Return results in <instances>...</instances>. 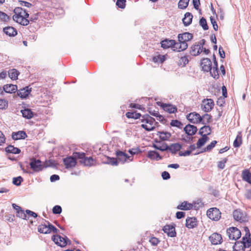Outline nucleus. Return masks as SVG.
Here are the masks:
<instances>
[{
  "label": "nucleus",
  "mask_w": 251,
  "mask_h": 251,
  "mask_svg": "<svg viewBox=\"0 0 251 251\" xmlns=\"http://www.w3.org/2000/svg\"><path fill=\"white\" fill-rule=\"evenodd\" d=\"M13 12L12 18L14 21L23 26H26L29 24V20L28 19L29 15L25 9L16 7Z\"/></svg>",
  "instance_id": "nucleus-1"
},
{
  "label": "nucleus",
  "mask_w": 251,
  "mask_h": 251,
  "mask_svg": "<svg viewBox=\"0 0 251 251\" xmlns=\"http://www.w3.org/2000/svg\"><path fill=\"white\" fill-rule=\"evenodd\" d=\"M138 123L147 131L154 130L158 124L153 118L147 114L141 116Z\"/></svg>",
  "instance_id": "nucleus-2"
},
{
  "label": "nucleus",
  "mask_w": 251,
  "mask_h": 251,
  "mask_svg": "<svg viewBox=\"0 0 251 251\" xmlns=\"http://www.w3.org/2000/svg\"><path fill=\"white\" fill-rule=\"evenodd\" d=\"M73 155L75 158L80 159V164L85 166L91 167L95 165L96 163V160L92 157H86L84 152H75Z\"/></svg>",
  "instance_id": "nucleus-3"
},
{
  "label": "nucleus",
  "mask_w": 251,
  "mask_h": 251,
  "mask_svg": "<svg viewBox=\"0 0 251 251\" xmlns=\"http://www.w3.org/2000/svg\"><path fill=\"white\" fill-rule=\"evenodd\" d=\"M251 246V239L247 237H243L242 241H237L233 246V251H245L246 248H249Z\"/></svg>",
  "instance_id": "nucleus-4"
},
{
  "label": "nucleus",
  "mask_w": 251,
  "mask_h": 251,
  "mask_svg": "<svg viewBox=\"0 0 251 251\" xmlns=\"http://www.w3.org/2000/svg\"><path fill=\"white\" fill-rule=\"evenodd\" d=\"M48 225L41 224L38 227V231L41 233L48 234L52 232L54 233H57L58 229L54 226L52 225L49 222L47 223Z\"/></svg>",
  "instance_id": "nucleus-5"
},
{
  "label": "nucleus",
  "mask_w": 251,
  "mask_h": 251,
  "mask_svg": "<svg viewBox=\"0 0 251 251\" xmlns=\"http://www.w3.org/2000/svg\"><path fill=\"white\" fill-rule=\"evenodd\" d=\"M226 233L230 239L234 240H237L241 235L240 230L236 227L228 228L226 229Z\"/></svg>",
  "instance_id": "nucleus-6"
},
{
  "label": "nucleus",
  "mask_w": 251,
  "mask_h": 251,
  "mask_svg": "<svg viewBox=\"0 0 251 251\" xmlns=\"http://www.w3.org/2000/svg\"><path fill=\"white\" fill-rule=\"evenodd\" d=\"M207 215L209 218L213 221H217L221 217V213L219 209L214 207L211 208L207 211Z\"/></svg>",
  "instance_id": "nucleus-7"
},
{
  "label": "nucleus",
  "mask_w": 251,
  "mask_h": 251,
  "mask_svg": "<svg viewBox=\"0 0 251 251\" xmlns=\"http://www.w3.org/2000/svg\"><path fill=\"white\" fill-rule=\"evenodd\" d=\"M214 106V102L211 99H205L202 100L201 109L205 112H208L212 110Z\"/></svg>",
  "instance_id": "nucleus-8"
},
{
  "label": "nucleus",
  "mask_w": 251,
  "mask_h": 251,
  "mask_svg": "<svg viewBox=\"0 0 251 251\" xmlns=\"http://www.w3.org/2000/svg\"><path fill=\"white\" fill-rule=\"evenodd\" d=\"M51 239L56 245L61 247H65L70 242L67 237H63L59 235H53Z\"/></svg>",
  "instance_id": "nucleus-9"
},
{
  "label": "nucleus",
  "mask_w": 251,
  "mask_h": 251,
  "mask_svg": "<svg viewBox=\"0 0 251 251\" xmlns=\"http://www.w3.org/2000/svg\"><path fill=\"white\" fill-rule=\"evenodd\" d=\"M157 105L160 106L165 111L170 113H176L177 111V108L176 106L171 104L164 103L161 102H157Z\"/></svg>",
  "instance_id": "nucleus-10"
},
{
  "label": "nucleus",
  "mask_w": 251,
  "mask_h": 251,
  "mask_svg": "<svg viewBox=\"0 0 251 251\" xmlns=\"http://www.w3.org/2000/svg\"><path fill=\"white\" fill-rule=\"evenodd\" d=\"M233 216L235 221L240 223L248 221V218L246 214L239 209H236L233 211Z\"/></svg>",
  "instance_id": "nucleus-11"
},
{
  "label": "nucleus",
  "mask_w": 251,
  "mask_h": 251,
  "mask_svg": "<svg viewBox=\"0 0 251 251\" xmlns=\"http://www.w3.org/2000/svg\"><path fill=\"white\" fill-rule=\"evenodd\" d=\"M193 37L192 34L189 32H184L178 35V41L182 44H184V46L187 47V48H188L187 42L191 40Z\"/></svg>",
  "instance_id": "nucleus-12"
},
{
  "label": "nucleus",
  "mask_w": 251,
  "mask_h": 251,
  "mask_svg": "<svg viewBox=\"0 0 251 251\" xmlns=\"http://www.w3.org/2000/svg\"><path fill=\"white\" fill-rule=\"evenodd\" d=\"M186 118L190 123L193 124H197L201 123V122H202L201 116L196 112H191L188 114Z\"/></svg>",
  "instance_id": "nucleus-13"
},
{
  "label": "nucleus",
  "mask_w": 251,
  "mask_h": 251,
  "mask_svg": "<svg viewBox=\"0 0 251 251\" xmlns=\"http://www.w3.org/2000/svg\"><path fill=\"white\" fill-rule=\"evenodd\" d=\"M76 158L73 156L67 157L63 159V163L65 168L67 169L73 168L76 165Z\"/></svg>",
  "instance_id": "nucleus-14"
},
{
  "label": "nucleus",
  "mask_w": 251,
  "mask_h": 251,
  "mask_svg": "<svg viewBox=\"0 0 251 251\" xmlns=\"http://www.w3.org/2000/svg\"><path fill=\"white\" fill-rule=\"evenodd\" d=\"M29 164L30 168L34 172H39L41 171L43 168L41 161L40 160H37L34 158H32L30 159V162Z\"/></svg>",
  "instance_id": "nucleus-15"
},
{
  "label": "nucleus",
  "mask_w": 251,
  "mask_h": 251,
  "mask_svg": "<svg viewBox=\"0 0 251 251\" xmlns=\"http://www.w3.org/2000/svg\"><path fill=\"white\" fill-rule=\"evenodd\" d=\"M117 160L122 163L126 162L131 161L133 159L132 156H129L126 153H124L122 151L117 152Z\"/></svg>",
  "instance_id": "nucleus-16"
},
{
  "label": "nucleus",
  "mask_w": 251,
  "mask_h": 251,
  "mask_svg": "<svg viewBox=\"0 0 251 251\" xmlns=\"http://www.w3.org/2000/svg\"><path fill=\"white\" fill-rule=\"evenodd\" d=\"M202 70L204 72H208L212 69V63L210 59L206 58L202 59L201 63Z\"/></svg>",
  "instance_id": "nucleus-17"
},
{
  "label": "nucleus",
  "mask_w": 251,
  "mask_h": 251,
  "mask_svg": "<svg viewBox=\"0 0 251 251\" xmlns=\"http://www.w3.org/2000/svg\"><path fill=\"white\" fill-rule=\"evenodd\" d=\"M163 230L168 236L174 237L176 236V233L175 230V227L173 225H165L163 228Z\"/></svg>",
  "instance_id": "nucleus-18"
},
{
  "label": "nucleus",
  "mask_w": 251,
  "mask_h": 251,
  "mask_svg": "<svg viewBox=\"0 0 251 251\" xmlns=\"http://www.w3.org/2000/svg\"><path fill=\"white\" fill-rule=\"evenodd\" d=\"M209 240L213 245L220 244L222 242L221 235L217 233H214L210 236Z\"/></svg>",
  "instance_id": "nucleus-19"
},
{
  "label": "nucleus",
  "mask_w": 251,
  "mask_h": 251,
  "mask_svg": "<svg viewBox=\"0 0 251 251\" xmlns=\"http://www.w3.org/2000/svg\"><path fill=\"white\" fill-rule=\"evenodd\" d=\"M184 130L188 135L193 136L196 133L197 128L194 125L188 124L185 126Z\"/></svg>",
  "instance_id": "nucleus-20"
},
{
  "label": "nucleus",
  "mask_w": 251,
  "mask_h": 251,
  "mask_svg": "<svg viewBox=\"0 0 251 251\" xmlns=\"http://www.w3.org/2000/svg\"><path fill=\"white\" fill-rule=\"evenodd\" d=\"M31 88L29 86H26L23 89H21L17 93L18 95L22 99L26 98L30 94Z\"/></svg>",
  "instance_id": "nucleus-21"
},
{
  "label": "nucleus",
  "mask_w": 251,
  "mask_h": 251,
  "mask_svg": "<svg viewBox=\"0 0 251 251\" xmlns=\"http://www.w3.org/2000/svg\"><path fill=\"white\" fill-rule=\"evenodd\" d=\"M27 137L25 132L24 131H19L18 132H14L12 134V137L13 140H17L20 139H24Z\"/></svg>",
  "instance_id": "nucleus-22"
},
{
  "label": "nucleus",
  "mask_w": 251,
  "mask_h": 251,
  "mask_svg": "<svg viewBox=\"0 0 251 251\" xmlns=\"http://www.w3.org/2000/svg\"><path fill=\"white\" fill-rule=\"evenodd\" d=\"M3 91L7 93H14L17 90V86L12 84H6L3 86Z\"/></svg>",
  "instance_id": "nucleus-23"
},
{
  "label": "nucleus",
  "mask_w": 251,
  "mask_h": 251,
  "mask_svg": "<svg viewBox=\"0 0 251 251\" xmlns=\"http://www.w3.org/2000/svg\"><path fill=\"white\" fill-rule=\"evenodd\" d=\"M212 69H211L210 71V74L212 77H213L214 78L217 79L219 78V72H218V62L216 61V58L214 57V66L213 68H212Z\"/></svg>",
  "instance_id": "nucleus-24"
},
{
  "label": "nucleus",
  "mask_w": 251,
  "mask_h": 251,
  "mask_svg": "<svg viewBox=\"0 0 251 251\" xmlns=\"http://www.w3.org/2000/svg\"><path fill=\"white\" fill-rule=\"evenodd\" d=\"M197 221L194 217H189L186 220V226L189 228H193L197 226Z\"/></svg>",
  "instance_id": "nucleus-25"
},
{
  "label": "nucleus",
  "mask_w": 251,
  "mask_h": 251,
  "mask_svg": "<svg viewBox=\"0 0 251 251\" xmlns=\"http://www.w3.org/2000/svg\"><path fill=\"white\" fill-rule=\"evenodd\" d=\"M186 49L187 47H185L184 44H182L179 41L176 42L175 40V43L172 47V50L174 51L180 52L185 50Z\"/></svg>",
  "instance_id": "nucleus-26"
},
{
  "label": "nucleus",
  "mask_w": 251,
  "mask_h": 251,
  "mask_svg": "<svg viewBox=\"0 0 251 251\" xmlns=\"http://www.w3.org/2000/svg\"><path fill=\"white\" fill-rule=\"evenodd\" d=\"M242 179L251 184V173L248 169H245L242 172Z\"/></svg>",
  "instance_id": "nucleus-27"
},
{
  "label": "nucleus",
  "mask_w": 251,
  "mask_h": 251,
  "mask_svg": "<svg viewBox=\"0 0 251 251\" xmlns=\"http://www.w3.org/2000/svg\"><path fill=\"white\" fill-rule=\"evenodd\" d=\"M3 32L9 36H15L17 34V30L12 26H7L3 28Z\"/></svg>",
  "instance_id": "nucleus-28"
},
{
  "label": "nucleus",
  "mask_w": 251,
  "mask_h": 251,
  "mask_svg": "<svg viewBox=\"0 0 251 251\" xmlns=\"http://www.w3.org/2000/svg\"><path fill=\"white\" fill-rule=\"evenodd\" d=\"M193 207V205L192 204L184 201L179 204L177 208L182 210H188L192 209Z\"/></svg>",
  "instance_id": "nucleus-29"
},
{
  "label": "nucleus",
  "mask_w": 251,
  "mask_h": 251,
  "mask_svg": "<svg viewBox=\"0 0 251 251\" xmlns=\"http://www.w3.org/2000/svg\"><path fill=\"white\" fill-rule=\"evenodd\" d=\"M21 112L22 114V116L27 119H31L34 116L33 112L31 109L28 108H25L22 110Z\"/></svg>",
  "instance_id": "nucleus-30"
},
{
  "label": "nucleus",
  "mask_w": 251,
  "mask_h": 251,
  "mask_svg": "<svg viewBox=\"0 0 251 251\" xmlns=\"http://www.w3.org/2000/svg\"><path fill=\"white\" fill-rule=\"evenodd\" d=\"M175 43L174 40H169V39H165L161 42V47L163 49H168L169 48H171L172 49V47L173 44Z\"/></svg>",
  "instance_id": "nucleus-31"
},
{
  "label": "nucleus",
  "mask_w": 251,
  "mask_h": 251,
  "mask_svg": "<svg viewBox=\"0 0 251 251\" xmlns=\"http://www.w3.org/2000/svg\"><path fill=\"white\" fill-rule=\"evenodd\" d=\"M193 18V15L191 13L187 12L184 15V18L182 19L183 23L185 26L189 25L191 24Z\"/></svg>",
  "instance_id": "nucleus-32"
},
{
  "label": "nucleus",
  "mask_w": 251,
  "mask_h": 251,
  "mask_svg": "<svg viewBox=\"0 0 251 251\" xmlns=\"http://www.w3.org/2000/svg\"><path fill=\"white\" fill-rule=\"evenodd\" d=\"M211 129L209 126H204L201 127L199 131V134L202 136L205 135L207 136L211 133Z\"/></svg>",
  "instance_id": "nucleus-33"
},
{
  "label": "nucleus",
  "mask_w": 251,
  "mask_h": 251,
  "mask_svg": "<svg viewBox=\"0 0 251 251\" xmlns=\"http://www.w3.org/2000/svg\"><path fill=\"white\" fill-rule=\"evenodd\" d=\"M208 140H209V138L207 136H205V135L202 136V137L200 138L198 140V141L196 144L197 148V149L201 148L207 142V141Z\"/></svg>",
  "instance_id": "nucleus-34"
},
{
  "label": "nucleus",
  "mask_w": 251,
  "mask_h": 251,
  "mask_svg": "<svg viewBox=\"0 0 251 251\" xmlns=\"http://www.w3.org/2000/svg\"><path fill=\"white\" fill-rule=\"evenodd\" d=\"M20 72L15 69H12L9 70L8 75L9 77L12 80H17Z\"/></svg>",
  "instance_id": "nucleus-35"
},
{
  "label": "nucleus",
  "mask_w": 251,
  "mask_h": 251,
  "mask_svg": "<svg viewBox=\"0 0 251 251\" xmlns=\"http://www.w3.org/2000/svg\"><path fill=\"white\" fill-rule=\"evenodd\" d=\"M157 135L159 136L160 139L162 141H166L169 140L171 136L170 133L166 131H159L157 133Z\"/></svg>",
  "instance_id": "nucleus-36"
},
{
  "label": "nucleus",
  "mask_w": 251,
  "mask_h": 251,
  "mask_svg": "<svg viewBox=\"0 0 251 251\" xmlns=\"http://www.w3.org/2000/svg\"><path fill=\"white\" fill-rule=\"evenodd\" d=\"M242 143V134L240 132L238 133L235 139L233 142V146L234 148H238L241 146Z\"/></svg>",
  "instance_id": "nucleus-37"
},
{
  "label": "nucleus",
  "mask_w": 251,
  "mask_h": 251,
  "mask_svg": "<svg viewBox=\"0 0 251 251\" xmlns=\"http://www.w3.org/2000/svg\"><path fill=\"white\" fill-rule=\"evenodd\" d=\"M5 150L7 152L13 154H19L21 152V150L19 148L14 147L12 145H9Z\"/></svg>",
  "instance_id": "nucleus-38"
},
{
  "label": "nucleus",
  "mask_w": 251,
  "mask_h": 251,
  "mask_svg": "<svg viewBox=\"0 0 251 251\" xmlns=\"http://www.w3.org/2000/svg\"><path fill=\"white\" fill-rule=\"evenodd\" d=\"M148 156L152 159L159 160L162 158L159 154L155 151H150L148 152Z\"/></svg>",
  "instance_id": "nucleus-39"
},
{
  "label": "nucleus",
  "mask_w": 251,
  "mask_h": 251,
  "mask_svg": "<svg viewBox=\"0 0 251 251\" xmlns=\"http://www.w3.org/2000/svg\"><path fill=\"white\" fill-rule=\"evenodd\" d=\"M181 145L179 143H175L171 145L169 150L173 153H176L181 149Z\"/></svg>",
  "instance_id": "nucleus-40"
},
{
  "label": "nucleus",
  "mask_w": 251,
  "mask_h": 251,
  "mask_svg": "<svg viewBox=\"0 0 251 251\" xmlns=\"http://www.w3.org/2000/svg\"><path fill=\"white\" fill-rule=\"evenodd\" d=\"M202 117L201 123L203 125L208 124L212 122V116L208 114H204Z\"/></svg>",
  "instance_id": "nucleus-41"
},
{
  "label": "nucleus",
  "mask_w": 251,
  "mask_h": 251,
  "mask_svg": "<svg viewBox=\"0 0 251 251\" xmlns=\"http://www.w3.org/2000/svg\"><path fill=\"white\" fill-rule=\"evenodd\" d=\"M189 62V60L188 58V56L184 55L183 56H181L178 62V65L181 67H184Z\"/></svg>",
  "instance_id": "nucleus-42"
},
{
  "label": "nucleus",
  "mask_w": 251,
  "mask_h": 251,
  "mask_svg": "<svg viewBox=\"0 0 251 251\" xmlns=\"http://www.w3.org/2000/svg\"><path fill=\"white\" fill-rule=\"evenodd\" d=\"M153 147L161 151H166L168 149V147L166 144H162L161 145L160 142H157L156 144L153 145Z\"/></svg>",
  "instance_id": "nucleus-43"
},
{
  "label": "nucleus",
  "mask_w": 251,
  "mask_h": 251,
  "mask_svg": "<svg viewBox=\"0 0 251 251\" xmlns=\"http://www.w3.org/2000/svg\"><path fill=\"white\" fill-rule=\"evenodd\" d=\"M217 143V142L216 140L212 141L209 145H207L205 148H203L201 152L202 153L211 151L212 149L215 146Z\"/></svg>",
  "instance_id": "nucleus-44"
},
{
  "label": "nucleus",
  "mask_w": 251,
  "mask_h": 251,
  "mask_svg": "<svg viewBox=\"0 0 251 251\" xmlns=\"http://www.w3.org/2000/svg\"><path fill=\"white\" fill-rule=\"evenodd\" d=\"M202 46L199 45H194L192 47V52L194 55H198L202 51Z\"/></svg>",
  "instance_id": "nucleus-45"
},
{
  "label": "nucleus",
  "mask_w": 251,
  "mask_h": 251,
  "mask_svg": "<svg viewBox=\"0 0 251 251\" xmlns=\"http://www.w3.org/2000/svg\"><path fill=\"white\" fill-rule=\"evenodd\" d=\"M126 115L128 118H133L135 119H140L141 116L140 113L130 112H127L126 114Z\"/></svg>",
  "instance_id": "nucleus-46"
},
{
  "label": "nucleus",
  "mask_w": 251,
  "mask_h": 251,
  "mask_svg": "<svg viewBox=\"0 0 251 251\" xmlns=\"http://www.w3.org/2000/svg\"><path fill=\"white\" fill-rule=\"evenodd\" d=\"M9 20V16L4 12L0 11V21L2 22L7 23Z\"/></svg>",
  "instance_id": "nucleus-47"
},
{
  "label": "nucleus",
  "mask_w": 251,
  "mask_h": 251,
  "mask_svg": "<svg viewBox=\"0 0 251 251\" xmlns=\"http://www.w3.org/2000/svg\"><path fill=\"white\" fill-rule=\"evenodd\" d=\"M165 60V57L163 55H158L155 56H154L152 58V61L154 63H157L158 62L162 63Z\"/></svg>",
  "instance_id": "nucleus-48"
},
{
  "label": "nucleus",
  "mask_w": 251,
  "mask_h": 251,
  "mask_svg": "<svg viewBox=\"0 0 251 251\" xmlns=\"http://www.w3.org/2000/svg\"><path fill=\"white\" fill-rule=\"evenodd\" d=\"M189 0H180L178 3V7L180 9L186 8L189 3Z\"/></svg>",
  "instance_id": "nucleus-49"
},
{
  "label": "nucleus",
  "mask_w": 251,
  "mask_h": 251,
  "mask_svg": "<svg viewBox=\"0 0 251 251\" xmlns=\"http://www.w3.org/2000/svg\"><path fill=\"white\" fill-rule=\"evenodd\" d=\"M170 125L172 126L176 127L179 128H182V123L177 120H173L170 123Z\"/></svg>",
  "instance_id": "nucleus-50"
},
{
  "label": "nucleus",
  "mask_w": 251,
  "mask_h": 251,
  "mask_svg": "<svg viewBox=\"0 0 251 251\" xmlns=\"http://www.w3.org/2000/svg\"><path fill=\"white\" fill-rule=\"evenodd\" d=\"M17 216L24 220H27V215L25 211L21 209L18 211H17Z\"/></svg>",
  "instance_id": "nucleus-51"
},
{
  "label": "nucleus",
  "mask_w": 251,
  "mask_h": 251,
  "mask_svg": "<svg viewBox=\"0 0 251 251\" xmlns=\"http://www.w3.org/2000/svg\"><path fill=\"white\" fill-rule=\"evenodd\" d=\"M8 103L7 100L4 99H0V109H5L7 108Z\"/></svg>",
  "instance_id": "nucleus-52"
},
{
  "label": "nucleus",
  "mask_w": 251,
  "mask_h": 251,
  "mask_svg": "<svg viewBox=\"0 0 251 251\" xmlns=\"http://www.w3.org/2000/svg\"><path fill=\"white\" fill-rule=\"evenodd\" d=\"M200 25L202 27L204 30H207L208 26L207 24V22L203 17H202L200 20Z\"/></svg>",
  "instance_id": "nucleus-53"
},
{
  "label": "nucleus",
  "mask_w": 251,
  "mask_h": 251,
  "mask_svg": "<svg viewBox=\"0 0 251 251\" xmlns=\"http://www.w3.org/2000/svg\"><path fill=\"white\" fill-rule=\"evenodd\" d=\"M227 161V158H224L221 161L218 162L217 166L220 169H223L225 167V164Z\"/></svg>",
  "instance_id": "nucleus-54"
},
{
  "label": "nucleus",
  "mask_w": 251,
  "mask_h": 251,
  "mask_svg": "<svg viewBox=\"0 0 251 251\" xmlns=\"http://www.w3.org/2000/svg\"><path fill=\"white\" fill-rule=\"evenodd\" d=\"M126 0H117L116 5L120 8L124 9L126 6Z\"/></svg>",
  "instance_id": "nucleus-55"
},
{
  "label": "nucleus",
  "mask_w": 251,
  "mask_h": 251,
  "mask_svg": "<svg viewBox=\"0 0 251 251\" xmlns=\"http://www.w3.org/2000/svg\"><path fill=\"white\" fill-rule=\"evenodd\" d=\"M62 212V208L59 205H55L52 208V213L54 214H60Z\"/></svg>",
  "instance_id": "nucleus-56"
},
{
  "label": "nucleus",
  "mask_w": 251,
  "mask_h": 251,
  "mask_svg": "<svg viewBox=\"0 0 251 251\" xmlns=\"http://www.w3.org/2000/svg\"><path fill=\"white\" fill-rule=\"evenodd\" d=\"M23 181V178L21 176H18L17 177H14L13 179V183L16 185H20Z\"/></svg>",
  "instance_id": "nucleus-57"
},
{
  "label": "nucleus",
  "mask_w": 251,
  "mask_h": 251,
  "mask_svg": "<svg viewBox=\"0 0 251 251\" xmlns=\"http://www.w3.org/2000/svg\"><path fill=\"white\" fill-rule=\"evenodd\" d=\"M25 212L27 215V219H28L29 217H33L34 218L37 217V214L36 213L29 210H26Z\"/></svg>",
  "instance_id": "nucleus-58"
},
{
  "label": "nucleus",
  "mask_w": 251,
  "mask_h": 251,
  "mask_svg": "<svg viewBox=\"0 0 251 251\" xmlns=\"http://www.w3.org/2000/svg\"><path fill=\"white\" fill-rule=\"evenodd\" d=\"M6 141V138L4 134L0 131V146L3 145Z\"/></svg>",
  "instance_id": "nucleus-59"
},
{
  "label": "nucleus",
  "mask_w": 251,
  "mask_h": 251,
  "mask_svg": "<svg viewBox=\"0 0 251 251\" xmlns=\"http://www.w3.org/2000/svg\"><path fill=\"white\" fill-rule=\"evenodd\" d=\"M150 242L153 246H156L159 242L158 238L152 237L150 239Z\"/></svg>",
  "instance_id": "nucleus-60"
},
{
  "label": "nucleus",
  "mask_w": 251,
  "mask_h": 251,
  "mask_svg": "<svg viewBox=\"0 0 251 251\" xmlns=\"http://www.w3.org/2000/svg\"><path fill=\"white\" fill-rule=\"evenodd\" d=\"M210 21H211V24L213 25V28L215 30L217 31L218 28V26L217 24V23H216L215 20L214 19V18L213 17H210Z\"/></svg>",
  "instance_id": "nucleus-61"
},
{
  "label": "nucleus",
  "mask_w": 251,
  "mask_h": 251,
  "mask_svg": "<svg viewBox=\"0 0 251 251\" xmlns=\"http://www.w3.org/2000/svg\"><path fill=\"white\" fill-rule=\"evenodd\" d=\"M19 2H20L21 5L23 6H25L27 7H30L32 6L31 3H30L28 2H27V1L20 0V1H19Z\"/></svg>",
  "instance_id": "nucleus-62"
},
{
  "label": "nucleus",
  "mask_w": 251,
  "mask_h": 251,
  "mask_svg": "<svg viewBox=\"0 0 251 251\" xmlns=\"http://www.w3.org/2000/svg\"><path fill=\"white\" fill-rule=\"evenodd\" d=\"M162 177L164 179H168L170 178V176L168 172L164 171L162 173Z\"/></svg>",
  "instance_id": "nucleus-63"
},
{
  "label": "nucleus",
  "mask_w": 251,
  "mask_h": 251,
  "mask_svg": "<svg viewBox=\"0 0 251 251\" xmlns=\"http://www.w3.org/2000/svg\"><path fill=\"white\" fill-rule=\"evenodd\" d=\"M191 153V152L189 150H187L185 151H180L179 152V154L180 156H184L189 155Z\"/></svg>",
  "instance_id": "nucleus-64"
}]
</instances>
